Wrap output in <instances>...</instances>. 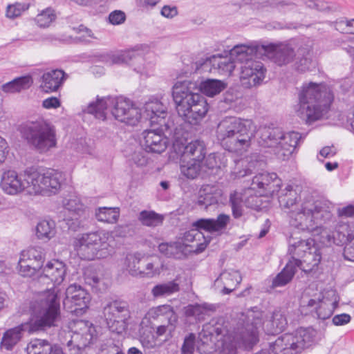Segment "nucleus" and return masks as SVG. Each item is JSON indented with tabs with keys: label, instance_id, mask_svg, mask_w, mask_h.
Masks as SVG:
<instances>
[{
	"label": "nucleus",
	"instance_id": "f257e3e1",
	"mask_svg": "<svg viewBox=\"0 0 354 354\" xmlns=\"http://www.w3.org/2000/svg\"><path fill=\"white\" fill-rule=\"evenodd\" d=\"M261 312H250L247 315L245 324H239L232 334L223 326V321L212 320L203 326L198 334V339L204 345L209 343L215 345V351L218 354H236L237 347L250 349L259 341L258 329L262 326L268 335H275L283 331L287 320L280 311H274L270 319L261 322Z\"/></svg>",
	"mask_w": 354,
	"mask_h": 354
},
{
	"label": "nucleus",
	"instance_id": "f03ea898",
	"mask_svg": "<svg viewBox=\"0 0 354 354\" xmlns=\"http://www.w3.org/2000/svg\"><path fill=\"white\" fill-rule=\"evenodd\" d=\"M279 203L288 214L292 227L300 231H313L331 219L333 203L326 198L308 197L299 201V196L292 185L279 190Z\"/></svg>",
	"mask_w": 354,
	"mask_h": 354
},
{
	"label": "nucleus",
	"instance_id": "7ed1b4c3",
	"mask_svg": "<svg viewBox=\"0 0 354 354\" xmlns=\"http://www.w3.org/2000/svg\"><path fill=\"white\" fill-rule=\"evenodd\" d=\"M225 87L224 82L216 79H207L199 85L190 80L176 82L173 86L172 95L178 115L191 124H198L208 111V104L199 91L213 97Z\"/></svg>",
	"mask_w": 354,
	"mask_h": 354
},
{
	"label": "nucleus",
	"instance_id": "20e7f679",
	"mask_svg": "<svg viewBox=\"0 0 354 354\" xmlns=\"http://www.w3.org/2000/svg\"><path fill=\"white\" fill-rule=\"evenodd\" d=\"M63 182V174L57 170H39L30 167L20 174L15 170L4 171L0 186L5 193L10 195L26 192L31 195L51 196L60 191Z\"/></svg>",
	"mask_w": 354,
	"mask_h": 354
},
{
	"label": "nucleus",
	"instance_id": "39448f33",
	"mask_svg": "<svg viewBox=\"0 0 354 354\" xmlns=\"http://www.w3.org/2000/svg\"><path fill=\"white\" fill-rule=\"evenodd\" d=\"M333 100V95L326 84L304 83L298 91L295 111L301 120L311 123L327 113Z\"/></svg>",
	"mask_w": 354,
	"mask_h": 354
},
{
	"label": "nucleus",
	"instance_id": "423d86ee",
	"mask_svg": "<svg viewBox=\"0 0 354 354\" xmlns=\"http://www.w3.org/2000/svg\"><path fill=\"white\" fill-rule=\"evenodd\" d=\"M254 130L255 127L250 120L225 118L217 126L216 138L226 150L242 152L250 147Z\"/></svg>",
	"mask_w": 354,
	"mask_h": 354
},
{
	"label": "nucleus",
	"instance_id": "0eeeda50",
	"mask_svg": "<svg viewBox=\"0 0 354 354\" xmlns=\"http://www.w3.org/2000/svg\"><path fill=\"white\" fill-rule=\"evenodd\" d=\"M108 109L117 120L128 125L135 126L142 118L140 109L123 97L97 99V102L88 104L86 112L99 120H104Z\"/></svg>",
	"mask_w": 354,
	"mask_h": 354
},
{
	"label": "nucleus",
	"instance_id": "6e6552de",
	"mask_svg": "<svg viewBox=\"0 0 354 354\" xmlns=\"http://www.w3.org/2000/svg\"><path fill=\"white\" fill-rule=\"evenodd\" d=\"M32 319L30 332L44 330L57 325L60 319V301L55 288H48L39 293L31 304Z\"/></svg>",
	"mask_w": 354,
	"mask_h": 354
},
{
	"label": "nucleus",
	"instance_id": "1a4fd4ad",
	"mask_svg": "<svg viewBox=\"0 0 354 354\" xmlns=\"http://www.w3.org/2000/svg\"><path fill=\"white\" fill-rule=\"evenodd\" d=\"M260 47L254 44H238L231 49V55L240 63V81L247 88L260 85L263 81L266 69L263 64L253 59L260 51Z\"/></svg>",
	"mask_w": 354,
	"mask_h": 354
},
{
	"label": "nucleus",
	"instance_id": "9d476101",
	"mask_svg": "<svg viewBox=\"0 0 354 354\" xmlns=\"http://www.w3.org/2000/svg\"><path fill=\"white\" fill-rule=\"evenodd\" d=\"M112 241L113 237L109 232H94L78 235L73 245L80 259L90 261L111 255L113 248L110 243Z\"/></svg>",
	"mask_w": 354,
	"mask_h": 354
},
{
	"label": "nucleus",
	"instance_id": "9b49d317",
	"mask_svg": "<svg viewBox=\"0 0 354 354\" xmlns=\"http://www.w3.org/2000/svg\"><path fill=\"white\" fill-rule=\"evenodd\" d=\"M21 133L28 144L39 153L48 152L57 147L56 129L47 120L28 123L21 127Z\"/></svg>",
	"mask_w": 354,
	"mask_h": 354
},
{
	"label": "nucleus",
	"instance_id": "f8f14e48",
	"mask_svg": "<svg viewBox=\"0 0 354 354\" xmlns=\"http://www.w3.org/2000/svg\"><path fill=\"white\" fill-rule=\"evenodd\" d=\"M317 332L311 328L297 329L293 333H286L270 344V354H298L310 346L315 339Z\"/></svg>",
	"mask_w": 354,
	"mask_h": 354
},
{
	"label": "nucleus",
	"instance_id": "ddd939ff",
	"mask_svg": "<svg viewBox=\"0 0 354 354\" xmlns=\"http://www.w3.org/2000/svg\"><path fill=\"white\" fill-rule=\"evenodd\" d=\"M230 217L229 215L221 214L216 219L201 218L193 223L192 228L185 232L182 237V244L188 245L190 243H196V250L202 252L207 247L209 239L200 231L204 230L209 232H219L224 230L229 223Z\"/></svg>",
	"mask_w": 354,
	"mask_h": 354
},
{
	"label": "nucleus",
	"instance_id": "4468645a",
	"mask_svg": "<svg viewBox=\"0 0 354 354\" xmlns=\"http://www.w3.org/2000/svg\"><path fill=\"white\" fill-rule=\"evenodd\" d=\"M339 297L334 290H328L312 297L303 296L301 300V311L310 314L319 319H326L330 317L334 310L337 306Z\"/></svg>",
	"mask_w": 354,
	"mask_h": 354
},
{
	"label": "nucleus",
	"instance_id": "2eb2a0df",
	"mask_svg": "<svg viewBox=\"0 0 354 354\" xmlns=\"http://www.w3.org/2000/svg\"><path fill=\"white\" fill-rule=\"evenodd\" d=\"M65 333L62 344H66L72 354H79L80 351L91 342L95 335L93 325L88 321L77 320L72 326V331Z\"/></svg>",
	"mask_w": 354,
	"mask_h": 354
},
{
	"label": "nucleus",
	"instance_id": "dca6fc26",
	"mask_svg": "<svg viewBox=\"0 0 354 354\" xmlns=\"http://www.w3.org/2000/svg\"><path fill=\"white\" fill-rule=\"evenodd\" d=\"M103 314L112 332L122 334L127 330L131 317L127 302L120 300L111 301L104 307Z\"/></svg>",
	"mask_w": 354,
	"mask_h": 354
},
{
	"label": "nucleus",
	"instance_id": "f3484780",
	"mask_svg": "<svg viewBox=\"0 0 354 354\" xmlns=\"http://www.w3.org/2000/svg\"><path fill=\"white\" fill-rule=\"evenodd\" d=\"M90 301V294L81 286L71 284L66 288L64 305L71 313L82 315L88 308Z\"/></svg>",
	"mask_w": 354,
	"mask_h": 354
},
{
	"label": "nucleus",
	"instance_id": "a211bd4d",
	"mask_svg": "<svg viewBox=\"0 0 354 354\" xmlns=\"http://www.w3.org/2000/svg\"><path fill=\"white\" fill-rule=\"evenodd\" d=\"M172 153L176 154V158H185L186 159L196 160L203 161L205 157V146L203 141L196 140L185 145L182 142L176 140L173 143L171 156H175Z\"/></svg>",
	"mask_w": 354,
	"mask_h": 354
},
{
	"label": "nucleus",
	"instance_id": "6ab92c4d",
	"mask_svg": "<svg viewBox=\"0 0 354 354\" xmlns=\"http://www.w3.org/2000/svg\"><path fill=\"white\" fill-rule=\"evenodd\" d=\"M66 274L65 265L58 260L49 261L43 268L39 277V282L53 283V286L59 285L64 279ZM52 288H55L53 287Z\"/></svg>",
	"mask_w": 354,
	"mask_h": 354
},
{
	"label": "nucleus",
	"instance_id": "aec40b11",
	"mask_svg": "<svg viewBox=\"0 0 354 354\" xmlns=\"http://www.w3.org/2000/svg\"><path fill=\"white\" fill-rule=\"evenodd\" d=\"M251 189H261L266 195H273L279 192L281 185V180L275 173L259 174L252 178Z\"/></svg>",
	"mask_w": 354,
	"mask_h": 354
},
{
	"label": "nucleus",
	"instance_id": "412c9836",
	"mask_svg": "<svg viewBox=\"0 0 354 354\" xmlns=\"http://www.w3.org/2000/svg\"><path fill=\"white\" fill-rule=\"evenodd\" d=\"M260 49L263 50L265 55L279 66L290 63L295 56L292 48L287 44L263 45Z\"/></svg>",
	"mask_w": 354,
	"mask_h": 354
},
{
	"label": "nucleus",
	"instance_id": "4be33fe9",
	"mask_svg": "<svg viewBox=\"0 0 354 354\" xmlns=\"http://www.w3.org/2000/svg\"><path fill=\"white\" fill-rule=\"evenodd\" d=\"M142 145L146 151L160 153L165 151L168 145V139L160 131L145 130L142 133Z\"/></svg>",
	"mask_w": 354,
	"mask_h": 354
},
{
	"label": "nucleus",
	"instance_id": "5701e85b",
	"mask_svg": "<svg viewBox=\"0 0 354 354\" xmlns=\"http://www.w3.org/2000/svg\"><path fill=\"white\" fill-rule=\"evenodd\" d=\"M301 138V136L298 132L291 131L286 133L283 132L280 144L274 150V154L277 158L281 160H288L295 151Z\"/></svg>",
	"mask_w": 354,
	"mask_h": 354
},
{
	"label": "nucleus",
	"instance_id": "b1692460",
	"mask_svg": "<svg viewBox=\"0 0 354 354\" xmlns=\"http://www.w3.org/2000/svg\"><path fill=\"white\" fill-rule=\"evenodd\" d=\"M242 277L238 270L229 269L222 272L214 281V286L220 288L224 295L234 291L241 282Z\"/></svg>",
	"mask_w": 354,
	"mask_h": 354
},
{
	"label": "nucleus",
	"instance_id": "393cba45",
	"mask_svg": "<svg viewBox=\"0 0 354 354\" xmlns=\"http://www.w3.org/2000/svg\"><path fill=\"white\" fill-rule=\"evenodd\" d=\"M257 133L259 146L272 148L274 152L283 138V131L278 127H261L259 129Z\"/></svg>",
	"mask_w": 354,
	"mask_h": 354
},
{
	"label": "nucleus",
	"instance_id": "a878e982",
	"mask_svg": "<svg viewBox=\"0 0 354 354\" xmlns=\"http://www.w3.org/2000/svg\"><path fill=\"white\" fill-rule=\"evenodd\" d=\"M348 225L344 224L333 234V243L336 245L345 244L344 257L346 260L354 261V235L348 233Z\"/></svg>",
	"mask_w": 354,
	"mask_h": 354
},
{
	"label": "nucleus",
	"instance_id": "bb28decb",
	"mask_svg": "<svg viewBox=\"0 0 354 354\" xmlns=\"http://www.w3.org/2000/svg\"><path fill=\"white\" fill-rule=\"evenodd\" d=\"M236 62V58L231 55L223 57L220 54L213 55L207 59L205 64H210L213 70L224 76H230L234 70Z\"/></svg>",
	"mask_w": 354,
	"mask_h": 354
},
{
	"label": "nucleus",
	"instance_id": "cd10ccee",
	"mask_svg": "<svg viewBox=\"0 0 354 354\" xmlns=\"http://www.w3.org/2000/svg\"><path fill=\"white\" fill-rule=\"evenodd\" d=\"M144 113H142L145 119L150 120L151 123L160 124L167 115V106L160 100L154 98L149 100L145 104Z\"/></svg>",
	"mask_w": 354,
	"mask_h": 354
},
{
	"label": "nucleus",
	"instance_id": "c85d7f7f",
	"mask_svg": "<svg viewBox=\"0 0 354 354\" xmlns=\"http://www.w3.org/2000/svg\"><path fill=\"white\" fill-rule=\"evenodd\" d=\"M66 74L59 69L46 72L41 77L40 87L46 93L57 91L66 79Z\"/></svg>",
	"mask_w": 354,
	"mask_h": 354
},
{
	"label": "nucleus",
	"instance_id": "c756f323",
	"mask_svg": "<svg viewBox=\"0 0 354 354\" xmlns=\"http://www.w3.org/2000/svg\"><path fill=\"white\" fill-rule=\"evenodd\" d=\"M64 207L70 212L75 217V225L78 227L81 224L82 218L84 219L87 216V208L82 202L81 198L77 195H70L68 198L63 201Z\"/></svg>",
	"mask_w": 354,
	"mask_h": 354
},
{
	"label": "nucleus",
	"instance_id": "7c9ffc66",
	"mask_svg": "<svg viewBox=\"0 0 354 354\" xmlns=\"http://www.w3.org/2000/svg\"><path fill=\"white\" fill-rule=\"evenodd\" d=\"M234 167L231 171V177L233 179L243 178L252 174L257 167L258 164L257 156L252 155L234 160Z\"/></svg>",
	"mask_w": 354,
	"mask_h": 354
},
{
	"label": "nucleus",
	"instance_id": "2f4dec72",
	"mask_svg": "<svg viewBox=\"0 0 354 354\" xmlns=\"http://www.w3.org/2000/svg\"><path fill=\"white\" fill-rule=\"evenodd\" d=\"M144 47L147 48V46L138 45L130 50L104 55L103 61L109 66L128 63L132 59L138 57V51Z\"/></svg>",
	"mask_w": 354,
	"mask_h": 354
},
{
	"label": "nucleus",
	"instance_id": "473e14b6",
	"mask_svg": "<svg viewBox=\"0 0 354 354\" xmlns=\"http://www.w3.org/2000/svg\"><path fill=\"white\" fill-rule=\"evenodd\" d=\"M164 317L169 323H176L177 315L172 306L168 304L160 305L150 308L147 313L145 318L142 320L140 326L145 323V319H158Z\"/></svg>",
	"mask_w": 354,
	"mask_h": 354
},
{
	"label": "nucleus",
	"instance_id": "72a5a7b5",
	"mask_svg": "<svg viewBox=\"0 0 354 354\" xmlns=\"http://www.w3.org/2000/svg\"><path fill=\"white\" fill-rule=\"evenodd\" d=\"M310 250H315L316 248L314 246V242L312 239L297 240L293 237H290L289 240L288 253L292 255L291 259L302 258L305 253H308Z\"/></svg>",
	"mask_w": 354,
	"mask_h": 354
},
{
	"label": "nucleus",
	"instance_id": "f704fd0d",
	"mask_svg": "<svg viewBox=\"0 0 354 354\" xmlns=\"http://www.w3.org/2000/svg\"><path fill=\"white\" fill-rule=\"evenodd\" d=\"M298 263L299 261L295 258L292 260H289L281 272L274 278L272 286L274 287H281L288 283L297 271V266H299Z\"/></svg>",
	"mask_w": 354,
	"mask_h": 354
},
{
	"label": "nucleus",
	"instance_id": "c9c22d12",
	"mask_svg": "<svg viewBox=\"0 0 354 354\" xmlns=\"http://www.w3.org/2000/svg\"><path fill=\"white\" fill-rule=\"evenodd\" d=\"M28 330L30 327L28 323L21 325L7 330L2 338L1 345L7 350H10L20 340L21 332Z\"/></svg>",
	"mask_w": 354,
	"mask_h": 354
},
{
	"label": "nucleus",
	"instance_id": "e433bc0d",
	"mask_svg": "<svg viewBox=\"0 0 354 354\" xmlns=\"http://www.w3.org/2000/svg\"><path fill=\"white\" fill-rule=\"evenodd\" d=\"M180 158V169L181 174L187 178L194 179L198 176L201 168L202 161L196 160Z\"/></svg>",
	"mask_w": 354,
	"mask_h": 354
},
{
	"label": "nucleus",
	"instance_id": "4c0bfd02",
	"mask_svg": "<svg viewBox=\"0 0 354 354\" xmlns=\"http://www.w3.org/2000/svg\"><path fill=\"white\" fill-rule=\"evenodd\" d=\"M180 290V285L176 280L158 283L153 287L151 293L155 298L169 296Z\"/></svg>",
	"mask_w": 354,
	"mask_h": 354
},
{
	"label": "nucleus",
	"instance_id": "58836bf2",
	"mask_svg": "<svg viewBox=\"0 0 354 354\" xmlns=\"http://www.w3.org/2000/svg\"><path fill=\"white\" fill-rule=\"evenodd\" d=\"M321 254L318 250L316 248L315 250H310L308 253H305V255L301 259H296L299 261V266L301 270L305 272H310L317 267L321 261Z\"/></svg>",
	"mask_w": 354,
	"mask_h": 354
},
{
	"label": "nucleus",
	"instance_id": "ea45409f",
	"mask_svg": "<svg viewBox=\"0 0 354 354\" xmlns=\"http://www.w3.org/2000/svg\"><path fill=\"white\" fill-rule=\"evenodd\" d=\"M164 216L153 210H142L138 215V220L144 226L155 227L162 224Z\"/></svg>",
	"mask_w": 354,
	"mask_h": 354
},
{
	"label": "nucleus",
	"instance_id": "a19ab883",
	"mask_svg": "<svg viewBox=\"0 0 354 354\" xmlns=\"http://www.w3.org/2000/svg\"><path fill=\"white\" fill-rule=\"evenodd\" d=\"M144 260V255L136 252L129 253L126 256L124 265L129 274L133 277L140 276V263Z\"/></svg>",
	"mask_w": 354,
	"mask_h": 354
},
{
	"label": "nucleus",
	"instance_id": "79ce46f5",
	"mask_svg": "<svg viewBox=\"0 0 354 354\" xmlns=\"http://www.w3.org/2000/svg\"><path fill=\"white\" fill-rule=\"evenodd\" d=\"M95 216L100 222L115 223L120 216V209L118 207H98L95 209Z\"/></svg>",
	"mask_w": 354,
	"mask_h": 354
},
{
	"label": "nucleus",
	"instance_id": "37998d69",
	"mask_svg": "<svg viewBox=\"0 0 354 354\" xmlns=\"http://www.w3.org/2000/svg\"><path fill=\"white\" fill-rule=\"evenodd\" d=\"M32 82V80L30 76H22L3 84L2 89L7 93L19 92L21 90L28 88Z\"/></svg>",
	"mask_w": 354,
	"mask_h": 354
},
{
	"label": "nucleus",
	"instance_id": "c03bdc74",
	"mask_svg": "<svg viewBox=\"0 0 354 354\" xmlns=\"http://www.w3.org/2000/svg\"><path fill=\"white\" fill-rule=\"evenodd\" d=\"M314 65L310 52L304 48L299 49L295 64V68L299 71L305 72L310 70Z\"/></svg>",
	"mask_w": 354,
	"mask_h": 354
},
{
	"label": "nucleus",
	"instance_id": "a18cd8bd",
	"mask_svg": "<svg viewBox=\"0 0 354 354\" xmlns=\"http://www.w3.org/2000/svg\"><path fill=\"white\" fill-rule=\"evenodd\" d=\"M21 260L28 261V263H38L42 267L44 259V250L41 248H30L21 252L20 255Z\"/></svg>",
	"mask_w": 354,
	"mask_h": 354
},
{
	"label": "nucleus",
	"instance_id": "49530a36",
	"mask_svg": "<svg viewBox=\"0 0 354 354\" xmlns=\"http://www.w3.org/2000/svg\"><path fill=\"white\" fill-rule=\"evenodd\" d=\"M53 348L50 344L44 339H35L28 344V354H50Z\"/></svg>",
	"mask_w": 354,
	"mask_h": 354
},
{
	"label": "nucleus",
	"instance_id": "de8ad7c7",
	"mask_svg": "<svg viewBox=\"0 0 354 354\" xmlns=\"http://www.w3.org/2000/svg\"><path fill=\"white\" fill-rule=\"evenodd\" d=\"M36 233L39 239H50L55 234V222L48 220L40 221L37 225Z\"/></svg>",
	"mask_w": 354,
	"mask_h": 354
},
{
	"label": "nucleus",
	"instance_id": "09e8293b",
	"mask_svg": "<svg viewBox=\"0 0 354 354\" xmlns=\"http://www.w3.org/2000/svg\"><path fill=\"white\" fill-rule=\"evenodd\" d=\"M247 192L244 194L238 192H234L230 194V203L232 210V215L235 218H239L243 215L244 199Z\"/></svg>",
	"mask_w": 354,
	"mask_h": 354
},
{
	"label": "nucleus",
	"instance_id": "8fccbe9b",
	"mask_svg": "<svg viewBox=\"0 0 354 354\" xmlns=\"http://www.w3.org/2000/svg\"><path fill=\"white\" fill-rule=\"evenodd\" d=\"M162 268V264L158 259L154 261H146L145 268L141 270V277L152 278L159 275Z\"/></svg>",
	"mask_w": 354,
	"mask_h": 354
},
{
	"label": "nucleus",
	"instance_id": "3c124183",
	"mask_svg": "<svg viewBox=\"0 0 354 354\" xmlns=\"http://www.w3.org/2000/svg\"><path fill=\"white\" fill-rule=\"evenodd\" d=\"M56 15L51 8H46L39 12L35 20L36 24L41 28L48 27L55 20Z\"/></svg>",
	"mask_w": 354,
	"mask_h": 354
},
{
	"label": "nucleus",
	"instance_id": "603ef678",
	"mask_svg": "<svg viewBox=\"0 0 354 354\" xmlns=\"http://www.w3.org/2000/svg\"><path fill=\"white\" fill-rule=\"evenodd\" d=\"M19 272L23 277H32L37 272H39L41 269V266H39L38 263H28V261L19 260Z\"/></svg>",
	"mask_w": 354,
	"mask_h": 354
},
{
	"label": "nucleus",
	"instance_id": "864d4df0",
	"mask_svg": "<svg viewBox=\"0 0 354 354\" xmlns=\"http://www.w3.org/2000/svg\"><path fill=\"white\" fill-rule=\"evenodd\" d=\"M205 165L210 169H221L226 166V160L223 154L210 153L205 160Z\"/></svg>",
	"mask_w": 354,
	"mask_h": 354
},
{
	"label": "nucleus",
	"instance_id": "5fc2aeb1",
	"mask_svg": "<svg viewBox=\"0 0 354 354\" xmlns=\"http://www.w3.org/2000/svg\"><path fill=\"white\" fill-rule=\"evenodd\" d=\"M29 5L23 3H15L7 6L6 16L9 19H15L21 15V14L27 10Z\"/></svg>",
	"mask_w": 354,
	"mask_h": 354
},
{
	"label": "nucleus",
	"instance_id": "6e6d98bb",
	"mask_svg": "<svg viewBox=\"0 0 354 354\" xmlns=\"http://www.w3.org/2000/svg\"><path fill=\"white\" fill-rule=\"evenodd\" d=\"M85 283L91 287L96 288L97 290H102L105 288L104 283L96 274V273L91 272L87 269L84 272Z\"/></svg>",
	"mask_w": 354,
	"mask_h": 354
},
{
	"label": "nucleus",
	"instance_id": "4d7b16f0",
	"mask_svg": "<svg viewBox=\"0 0 354 354\" xmlns=\"http://www.w3.org/2000/svg\"><path fill=\"white\" fill-rule=\"evenodd\" d=\"M220 197V192H217L214 194H206L204 196H200L198 201V205L205 209H207L209 207L217 205Z\"/></svg>",
	"mask_w": 354,
	"mask_h": 354
},
{
	"label": "nucleus",
	"instance_id": "13d9d810",
	"mask_svg": "<svg viewBox=\"0 0 354 354\" xmlns=\"http://www.w3.org/2000/svg\"><path fill=\"white\" fill-rule=\"evenodd\" d=\"M333 205H334L333 204ZM333 208H335V206H333ZM333 209H332L331 212L333 211ZM331 214H333L331 213ZM333 218H334L333 215H332L331 219L324 221V223L322 225L321 227H317L316 230H315L313 231H308V232L314 233L315 234H321V236L322 237H326L328 242H333L332 236H333V234H335L336 235L335 232L339 230V227L342 226V225H339L337 227V228L335 230V231L333 232L331 234H328L327 232V226H326L325 225H326L328 223H330L331 221H332V223H334V221H333ZM343 225L344 224H342V225Z\"/></svg>",
	"mask_w": 354,
	"mask_h": 354
},
{
	"label": "nucleus",
	"instance_id": "bf43d9fd",
	"mask_svg": "<svg viewBox=\"0 0 354 354\" xmlns=\"http://www.w3.org/2000/svg\"><path fill=\"white\" fill-rule=\"evenodd\" d=\"M196 336L193 333L189 334L185 339L181 348V354H193L195 349Z\"/></svg>",
	"mask_w": 354,
	"mask_h": 354
},
{
	"label": "nucleus",
	"instance_id": "052dcab7",
	"mask_svg": "<svg viewBox=\"0 0 354 354\" xmlns=\"http://www.w3.org/2000/svg\"><path fill=\"white\" fill-rule=\"evenodd\" d=\"M272 6H274V0H263L252 3V8L254 10L262 12L270 10V8H272Z\"/></svg>",
	"mask_w": 354,
	"mask_h": 354
},
{
	"label": "nucleus",
	"instance_id": "680f3d73",
	"mask_svg": "<svg viewBox=\"0 0 354 354\" xmlns=\"http://www.w3.org/2000/svg\"><path fill=\"white\" fill-rule=\"evenodd\" d=\"M252 189L250 188L245 191V192H247V194H245V197L243 198L244 205L247 207L256 209L259 206V201L260 199L256 196L251 195L250 192Z\"/></svg>",
	"mask_w": 354,
	"mask_h": 354
},
{
	"label": "nucleus",
	"instance_id": "e2e57ef3",
	"mask_svg": "<svg viewBox=\"0 0 354 354\" xmlns=\"http://www.w3.org/2000/svg\"><path fill=\"white\" fill-rule=\"evenodd\" d=\"M131 161L137 167H142L147 165L148 158L142 151H135L131 158Z\"/></svg>",
	"mask_w": 354,
	"mask_h": 354
},
{
	"label": "nucleus",
	"instance_id": "0e129e2a",
	"mask_svg": "<svg viewBox=\"0 0 354 354\" xmlns=\"http://www.w3.org/2000/svg\"><path fill=\"white\" fill-rule=\"evenodd\" d=\"M126 16L121 10H115L109 14V20L113 25H119L124 22Z\"/></svg>",
	"mask_w": 354,
	"mask_h": 354
},
{
	"label": "nucleus",
	"instance_id": "69168bd1",
	"mask_svg": "<svg viewBox=\"0 0 354 354\" xmlns=\"http://www.w3.org/2000/svg\"><path fill=\"white\" fill-rule=\"evenodd\" d=\"M295 6L293 3L286 0H274V6H272V8H277L281 12H286V10H292L295 8Z\"/></svg>",
	"mask_w": 354,
	"mask_h": 354
},
{
	"label": "nucleus",
	"instance_id": "338daca9",
	"mask_svg": "<svg viewBox=\"0 0 354 354\" xmlns=\"http://www.w3.org/2000/svg\"><path fill=\"white\" fill-rule=\"evenodd\" d=\"M140 341L145 347L148 348H154L156 346V339L153 334H145L140 336Z\"/></svg>",
	"mask_w": 354,
	"mask_h": 354
},
{
	"label": "nucleus",
	"instance_id": "774afa93",
	"mask_svg": "<svg viewBox=\"0 0 354 354\" xmlns=\"http://www.w3.org/2000/svg\"><path fill=\"white\" fill-rule=\"evenodd\" d=\"M171 246H172V250L171 252V255L169 257H173L175 259H180L183 256V250L184 246L180 242H174L171 243Z\"/></svg>",
	"mask_w": 354,
	"mask_h": 354
}]
</instances>
